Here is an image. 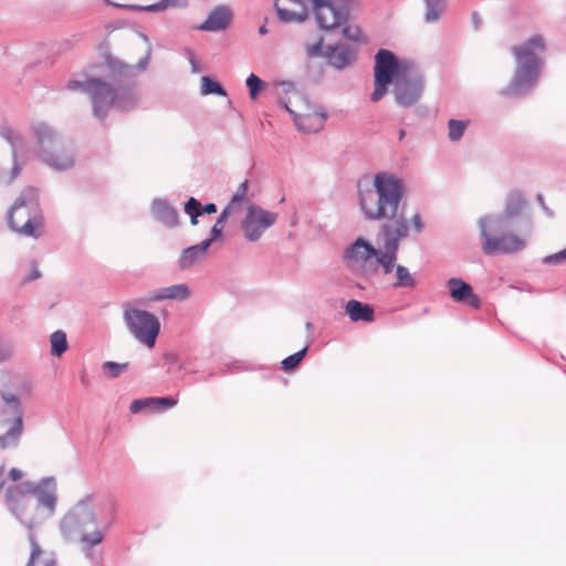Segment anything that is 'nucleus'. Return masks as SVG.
<instances>
[{"label":"nucleus","mask_w":566,"mask_h":566,"mask_svg":"<svg viewBox=\"0 0 566 566\" xmlns=\"http://www.w3.org/2000/svg\"><path fill=\"white\" fill-rule=\"evenodd\" d=\"M390 83H394L396 102L403 107L417 103L423 90V78L411 63L399 61L391 51L381 49L375 56L371 101H380Z\"/></svg>","instance_id":"1"},{"label":"nucleus","mask_w":566,"mask_h":566,"mask_svg":"<svg viewBox=\"0 0 566 566\" xmlns=\"http://www.w3.org/2000/svg\"><path fill=\"white\" fill-rule=\"evenodd\" d=\"M402 197L400 182L386 174L375 176L374 186L360 190V208L369 220L395 219Z\"/></svg>","instance_id":"2"},{"label":"nucleus","mask_w":566,"mask_h":566,"mask_svg":"<svg viewBox=\"0 0 566 566\" xmlns=\"http://www.w3.org/2000/svg\"><path fill=\"white\" fill-rule=\"evenodd\" d=\"M97 506L90 496L76 503L61 521L64 535L74 537L85 547L91 548L104 538L96 516Z\"/></svg>","instance_id":"3"},{"label":"nucleus","mask_w":566,"mask_h":566,"mask_svg":"<svg viewBox=\"0 0 566 566\" xmlns=\"http://www.w3.org/2000/svg\"><path fill=\"white\" fill-rule=\"evenodd\" d=\"M6 505L9 512L25 526L33 522L36 507L43 506L51 513L55 505V496L40 490L31 482H23L15 486H8L6 491Z\"/></svg>","instance_id":"4"},{"label":"nucleus","mask_w":566,"mask_h":566,"mask_svg":"<svg viewBox=\"0 0 566 566\" xmlns=\"http://www.w3.org/2000/svg\"><path fill=\"white\" fill-rule=\"evenodd\" d=\"M10 228L20 235L38 239L44 229V218L39 206L38 190L25 188L8 212Z\"/></svg>","instance_id":"5"},{"label":"nucleus","mask_w":566,"mask_h":566,"mask_svg":"<svg viewBox=\"0 0 566 566\" xmlns=\"http://www.w3.org/2000/svg\"><path fill=\"white\" fill-rule=\"evenodd\" d=\"M545 42L542 35L530 38L524 44L512 48L517 61V67L510 85L503 91L504 95H517L524 87L535 84L539 74V60L536 51H544Z\"/></svg>","instance_id":"6"},{"label":"nucleus","mask_w":566,"mask_h":566,"mask_svg":"<svg viewBox=\"0 0 566 566\" xmlns=\"http://www.w3.org/2000/svg\"><path fill=\"white\" fill-rule=\"evenodd\" d=\"M484 254H510L525 248V240L515 233H506L509 228L504 218L484 217L479 220Z\"/></svg>","instance_id":"7"},{"label":"nucleus","mask_w":566,"mask_h":566,"mask_svg":"<svg viewBox=\"0 0 566 566\" xmlns=\"http://www.w3.org/2000/svg\"><path fill=\"white\" fill-rule=\"evenodd\" d=\"M22 430L20 400L13 394L0 391V448L17 444Z\"/></svg>","instance_id":"8"},{"label":"nucleus","mask_w":566,"mask_h":566,"mask_svg":"<svg viewBox=\"0 0 566 566\" xmlns=\"http://www.w3.org/2000/svg\"><path fill=\"white\" fill-rule=\"evenodd\" d=\"M94 116L103 119L112 107L127 108L134 102V95L126 90H116L107 82L96 78L88 94Z\"/></svg>","instance_id":"9"},{"label":"nucleus","mask_w":566,"mask_h":566,"mask_svg":"<svg viewBox=\"0 0 566 566\" xmlns=\"http://www.w3.org/2000/svg\"><path fill=\"white\" fill-rule=\"evenodd\" d=\"M125 323L136 339L148 348L155 346L160 332V322L157 316L147 311L128 308L124 313Z\"/></svg>","instance_id":"10"},{"label":"nucleus","mask_w":566,"mask_h":566,"mask_svg":"<svg viewBox=\"0 0 566 566\" xmlns=\"http://www.w3.org/2000/svg\"><path fill=\"white\" fill-rule=\"evenodd\" d=\"M381 232L385 238L384 250L378 258L384 274H389L395 269L399 241L408 235V226L405 219L400 218L391 223L384 224Z\"/></svg>","instance_id":"11"},{"label":"nucleus","mask_w":566,"mask_h":566,"mask_svg":"<svg viewBox=\"0 0 566 566\" xmlns=\"http://www.w3.org/2000/svg\"><path fill=\"white\" fill-rule=\"evenodd\" d=\"M316 21L323 30L343 25L349 15L347 0H310Z\"/></svg>","instance_id":"12"},{"label":"nucleus","mask_w":566,"mask_h":566,"mask_svg":"<svg viewBox=\"0 0 566 566\" xmlns=\"http://www.w3.org/2000/svg\"><path fill=\"white\" fill-rule=\"evenodd\" d=\"M277 219V213L251 205L247 209V216L242 221V229L247 240L256 241L262 233L272 227Z\"/></svg>","instance_id":"13"},{"label":"nucleus","mask_w":566,"mask_h":566,"mask_svg":"<svg viewBox=\"0 0 566 566\" xmlns=\"http://www.w3.org/2000/svg\"><path fill=\"white\" fill-rule=\"evenodd\" d=\"M381 252L382 250L378 251L369 242L358 238L346 251V258L360 268L376 271L377 266L381 268L378 263Z\"/></svg>","instance_id":"14"},{"label":"nucleus","mask_w":566,"mask_h":566,"mask_svg":"<svg viewBox=\"0 0 566 566\" xmlns=\"http://www.w3.org/2000/svg\"><path fill=\"white\" fill-rule=\"evenodd\" d=\"M27 531L30 554L25 566H57V559L54 552L48 549L41 543L34 525L31 522L27 524Z\"/></svg>","instance_id":"15"},{"label":"nucleus","mask_w":566,"mask_h":566,"mask_svg":"<svg viewBox=\"0 0 566 566\" xmlns=\"http://www.w3.org/2000/svg\"><path fill=\"white\" fill-rule=\"evenodd\" d=\"M275 9L283 22H303L308 15L303 0H275Z\"/></svg>","instance_id":"16"},{"label":"nucleus","mask_w":566,"mask_h":566,"mask_svg":"<svg viewBox=\"0 0 566 566\" xmlns=\"http://www.w3.org/2000/svg\"><path fill=\"white\" fill-rule=\"evenodd\" d=\"M450 296L454 302L464 303L470 307L478 310L481 306L480 297L474 294L471 285L460 279H450L447 282Z\"/></svg>","instance_id":"17"},{"label":"nucleus","mask_w":566,"mask_h":566,"mask_svg":"<svg viewBox=\"0 0 566 566\" xmlns=\"http://www.w3.org/2000/svg\"><path fill=\"white\" fill-rule=\"evenodd\" d=\"M324 56L332 66L342 70L356 61L357 52L350 46L336 44L328 45L325 50Z\"/></svg>","instance_id":"18"},{"label":"nucleus","mask_w":566,"mask_h":566,"mask_svg":"<svg viewBox=\"0 0 566 566\" xmlns=\"http://www.w3.org/2000/svg\"><path fill=\"white\" fill-rule=\"evenodd\" d=\"M190 295V287L185 283H180L167 287H161L151 292L145 302H160L165 300L185 301L189 298Z\"/></svg>","instance_id":"19"},{"label":"nucleus","mask_w":566,"mask_h":566,"mask_svg":"<svg viewBox=\"0 0 566 566\" xmlns=\"http://www.w3.org/2000/svg\"><path fill=\"white\" fill-rule=\"evenodd\" d=\"M289 112L294 116V122L300 130L305 133L318 132L325 122V116L316 112H306L304 114H296L291 108Z\"/></svg>","instance_id":"20"},{"label":"nucleus","mask_w":566,"mask_h":566,"mask_svg":"<svg viewBox=\"0 0 566 566\" xmlns=\"http://www.w3.org/2000/svg\"><path fill=\"white\" fill-rule=\"evenodd\" d=\"M231 18L232 13L227 7H218L211 11L200 29L205 31L224 30L230 24Z\"/></svg>","instance_id":"21"},{"label":"nucleus","mask_w":566,"mask_h":566,"mask_svg":"<svg viewBox=\"0 0 566 566\" xmlns=\"http://www.w3.org/2000/svg\"><path fill=\"white\" fill-rule=\"evenodd\" d=\"M345 313L353 322L363 321L371 323L375 319L374 308L369 304L361 303L357 300H350L346 303Z\"/></svg>","instance_id":"22"},{"label":"nucleus","mask_w":566,"mask_h":566,"mask_svg":"<svg viewBox=\"0 0 566 566\" xmlns=\"http://www.w3.org/2000/svg\"><path fill=\"white\" fill-rule=\"evenodd\" d=\"M211 243L212 239H207L202 241L200 244L185 249L179 259L180 268L187 269L192 266L197 261H199L205 255Z\"/></svg>","instance_id":"23"},{"label":"nucleus","mask_w":566,"mask_h":566,"mask_svg":"<svg viewBox=\"0 0 566 566\" xmlns=\"http://www.w3.org/2000/svg\"><path fill=\"white\" fill-rule=\"evenodd\" d=\"M524 207V196L520 191H513L506 199L503 214L497 218H504V221L507 222L509 219L518 216Z\"/></svg>","instance_id":"24"},{"label":"nucleus","mask_w":566,"mask_h":566,"mask_svg":"<svg viewBox=\"0 0 566 566\" xmlns=\"http://www.w3.org/2000/svg\"><path fill=\"white\" fill-rule=\"evenodd\" d=\"M185 212L190 217L191 224L196 226L199 216L202 213H214L217 212V207L214 203H207L202 207L197 199L190 198L185 205Z\"/></svg>","instance_id":"25"},{"label":"nucleus","mask_w":566,"mask_h":566,"mask_svg":"<svg viewBox=\"0 0 566 566\" xmlns=\"http://www.w3.org/2000/svg\"><path fill=\"white\" fill-rule=\"evenodd\" d=\"M342 34L345 39L355 42V43H366L367 39L364 35L360 27L355 23H349L348 20L340 25Z\"/></svg>","instance_id":"26"},{"label":"nucleus","mask_w":566,"mask_h":566,"mask_svg":"<svg viewBox=\"0 0 566 566\" xmlns=\"http://www.w3.org/2000/svg\"><path fill=\"white\" fill-rule=\"evenodd\" d=\"M395 277H396V281H395L396 287L413 289L416 286L415 277L411 275L409 270L402 265L396 266Z\"/></svg>","instance_id":"27"},{"label":"nucleus","mask_w":566,"mask_h":566,"mask_svg":"<svg viewBox=\"0 0 566 566\" xmlns=\"http://www.w3.org/2000/svg\"><path fill=\"white\" fill-rule=\"evenodd\" d=\"M51 353L61 356L67 349L66 334L62 331L54 332L50 337Z\"/></svg>","instance_id":"28"},{"label":"nucleus","mask_w":566,"mask_h":566,"mask_svg":"<svg viewBox=\"0 0 566 566\" xmlns=\"http://www.w3.org/2000/svg\"><path fill=\"white\" fill-rule=\"evenodd\" d=\"M469 120L450 119L448 122V137L451 142H458L469 126Z\"/></svg>","instance_id":"29"},{"label":"nucleus","mask_w":566,"mask_h":566,"mask_svg":"<svg viewBox=\"0 0 566 566\" xmlns=\"http://www.w3.org/2000/svg\"><path fill=\"white\" fill-rule=\"evenodd\" d=\"M159 218L167 227H176L179 222L177 210L166 205L159 207Z\"/></svg>","instance_id":"30"},{"label":"nucleus","mask_w":566,"mask_h":566,"mask_svg":"<svg viewBox=\"0 0 566 566\" xmlns=\"http://www.w3.org/2000/svg\"><path fill=\"white\" fill-rule=\"evenodd\" d=\"M444 9V0H427L426 21H436Z\"/></svg>","instance_id":"31"},{"label":"nucleus","mask_w":566,"mask_h":566,"mask_svg":"<svg viewBox=\"0 0 566 566\" xmlns=\"http://www.w3.org/2000/svg\"><path fill=\"white\" fill-rule=\"evenodd\" d=\"M307 352V346L303 347L301 350L296 352L293 355L284 358L281 363L282 369L285 371H291L295 369L298 364L303 360Z\"/></svg>","instance_id":"32"},{"label":"nucleus","mask_w":566,"mask_h":566,"mask_svg":"<svg viewBox=\"0 0 566 566\" xmlns=\"http://www.w3.org/2000/svg\"><path fill=\"white\" fill-rule=\"evenodd\" d=\"M201 92L205 95L218 94L221 96L226 95V91L213 80L208 76L201 78Z\"/></svg>","instance_id":"33"},{"label":"nucleus","mask_w":566,"mask_h":566,"mask_svg":"<svg viewBox=\"0 0 566 566\" xmlns=\"http://www.w3.org/2000/svg\"><path fill=\"white\" fill-rule=\"evenodd\" d=\"M128 367L127 363L118 364L114 361H106L103 364V371L111 378L118 377L122 373H124Z\"/></svg>","instance_id":"34"},{"label":"nucleus","mask_w":566,"mask_h":566,"mask_svg":"<svg viewBox=\"0 0 566 566\" xmlns=\"http://www.w3.org/2000/svg\"><path fill=\"white\" fill-rule=\"evenodd\" d=\"M187 4L186 0H161L155 4L147 6L144 8L146 11H164L167 8H176V7H185Z\"/></svg>","instance_id":"35"},{"label":"nucleus","mask_w":566,"mask_h":566,"mask_svg":"<svg viewBox=\"0 0 566 566\" xmlns=\"http://www.w3.org/2000/svg\"><path fill=\"white\" fill-rule=\"evenodd\" d=\"M247 85L250 90V96L252 99H255L260 90H262L265 84L261 81L255 74H250L247 78Z\"/></svg>","instance_id":"36"},{"label":"nucleus","mask_w":566,"mask_h":566,"mask_svg":"<svg viewBox=\"0 0 566 566\" xmlns=\"http://www.w3.org/2000/svg\"><path fill=\"white\" fill-rule=\"evenodd\" d=\"M248 192V180H244L238 188L237 192L233 195L231 201L229 203L233 205L237 209L245 201Z\"/></svg>","instance_id":"37"},{"label":"nucleus","mask_w":566,"mask_h":566,"mask_svg":"<svg viewBox=\"0 0 566 566\" xmlns=\"http://www.w3.org/2000/svg\"><path fill=\"white\" fill-rule=\"evenodd\" d=\"M95 78H90L87 81H69L66 87L71 91H83L90 94L93 88V82Z\"/></svg>","instance_id":"38"},{"label":"nucleus","mask_w":566,"mask_h":566,"mask_svg":"<svg viewBox=\"0 0 566 566\" xmlns=\"http://www.w3.org/2000/svg\"><path fill=\"white\" fill-rule=\"evenodd\" d=\"M151 406L170 408L177 405V400L170 397L164 398H148Z\"/></svg>","instance_id":"39"},{"label":"nucleus","mask_w":566,"mask_h":566,"mask_svg":"<svg viewBox=\"0 0 566 566\" xmlns=\"http://www.w3.org/2000/svg\"><path fill=\"white\" fill-rule=\"evenodd\" d=\"M324 39L319 38L315 43L313 44H306V52L310 57L319 56L323 54L322 52V45H323Z\"/></svg>","instance_id":"40"},{"label":"nucleus","mask_w":566,"mask_h":566,"mask_svg":"<svg viewBox=\"0 0 566 566\" xmlns=\"http://www.w3.org/2000/svg\"><path fill=\"white\" fill-rule=\"evenodd\" d=\"M237 208L233 207V205L229 203L221 212L220 217L218 218V222L220 224H224L226 220L231 216L232 213L237 212Z\"/></svg>","instance_id":"41"},{"label":"nucleus","mask_w":566,"mask_h":566,"mask_svg":"<svg viewBox=\"0 0 566 566\" xmlns=\"http://www.w3.org/2000/svg\"><path fill=\"white\" fill-rule=\"evenodd\" d=\"M34 130L40 143H43L44 138L51 136V130L45 125H39L34 128Z\"/></svg>","instance_id":"42"},{"label":"nucleus","mask_w":566,"mask_h":566,"mask_svg":"<svg viewBox=\"0 0 566 566\" xmlns=\"http://www.w3.org/2000/svg\"><path fill=\"white\" fill-rule=\"evenodd\" d=\"M147 406H151L148 401V399H144V400H134L130 405V411L133 413H136L138 411H140L144 407H147Z\"/></svg>","instance_id":"43"},{"label":"nucleus","mask_w":566,"mask_h":566,"mask_svg":"<svg viewBox=\"0 0 566 566\" xmlns=\"http://www.w3.org/2000/svg\"><path fill=\"white\" fill-rule=\"evenodd\" d=\"M23 472L18 469V468H12L9 472H8V480L11 481V482H19L22 480L23 478Z\"/></svg>","instance_id":"44"},{"label":"nucleus","mask_w":566,"mask_h":566,"mask_svg":"<svg viewBox=\"0 0 566 566\" xmlns=\"http://www.w3.org/2000/svg\"><path fill=\"white\" fill-rule=\"evenodd\" d=\"M412 228L416 232H420L423 228V224H422V220H421V217L420 214L416 213L413 217H412Z\"/></svg>","instance_id":"45"},{"label":"nucleus","mask_w":566,"mask_h":566,"mask_svg":"<svg viewBox=\"0 0 566 566\" xmlns=\"http://www.w3.org/2000/svg\"><path fill=\"white\" fill-rule=\"evenodd\" d=\"M11 356V350L0 342V363L4 361Z\"/></svg>","instance_id":"46"},{"label":"nucleus","mask_w":566,"mask_h":566,"mask_svg":"<svg viewBox=\"0 0 566 566\" xmlns=\"http://www.w3.org/2000/svg\"><path fill=\"white\" fill-rule=\"evenodd\" d=\"M223 228H224V224H220L217 221L211 229L212 237L210 239H212V241H213L216 238H218L221 234Z\"/></svg>","instance_id":"47"},{"label":"nucleus","mask_w":566,"mask_h":566,"mask_svg":"<svg viewBox=\"0 0 566 566\" xmlns=\"http://www.w3.org/2000/svg\"><path fill=\"white\" fill-rule=\"evenodd\" d=\"M564 259H566V249L554 254V255L548 256L546 260L548 262H559L560 260H564Z\"/></svg>","instance_id":"48"},{"label":"nucleus","mask_w":566,"mask_h":566,"mask_svg":"<svg viewBox=\"0 0 566 566\" xmlns=\"http://www.w3.org/2000/svg\"><path fill=\"white\" fill-rule=\"evenodd\" d=\"M7 480L4 479V465H0V491L6 488Z\"/></svg>","instance_id":"49"},{"label":"nucleus","mask_w":566,"mask_h":566,"mask_svg":"<svg viewBox=\"0 0 566 566\" xmlns=\"http://www.w3.org/2000/svg\"><path fill=\"white\" fill-rule=\"evenodd\" d=\"M73 160L71 157H66L65 160L62 164H56V167L60 169L67 168L72 165Z\"/></svg>","instance_id":"50"},{"label":"nucleus","mask_w":566,"mask_h":566,"mask_svg":"<svg viewBox=\"0 0 566 566\" xmlns=\"http://www.w3.org/2000/svg\"><path fill=\"white\" fill-rule=\"evenodd\" d=\"M38 277H40V273H39V271L36 269H34V271H33V273H32V275L30 276L29 280H35Z\"/></svg>","instance_id":"51"},{"label":"nucleus","mask_w":566,"mask_h":566,"mask_svg":"<svg viewBox=\"0 0 566 566\" xmlns=\"http://www.w3.org/2000/svg\"><path fill=\"white\" fill-rule=\"evenodd\" d=\"M150 57V49L147 46L145 60L148 61Z\"/></svg>","instance_id":"52"},{"label":"nucleus","mask_w":566,"mask_h":566,"mask_svg":"<svg viewBox=\"0 0 566 566\" xmlns=\"http://www.w3.org/2000/svg\"><path fill=\"white\" fill-rule=\"evenodd\" d=\"M260 34H265L266 33V28L264 25H262L259 30Z\"/></svg>","instance_id":"53"},{"label":"nucleus","mask_w":566,"mask_h":566,"mask_svg":"<svg viewBox=\"0 0 566 566\" xmlns=\"http://www.w3.org/2000/svg\"><path fill=\"white\" fill-rule=\"evenodd\" d=\"M403 137H405V130L400 129L399 130V140H401Z\"/></svg>","instance_id":"54"}]
</instances>
